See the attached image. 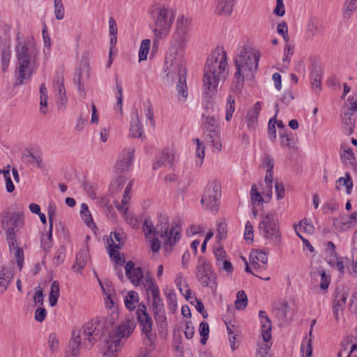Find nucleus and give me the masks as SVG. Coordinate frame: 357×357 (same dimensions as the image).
Instances as JSON below:
<instances>
[{
	"mask_svg": "<svg viewBox=\"0 0 357 357\" xmlns=\"http://www.w3.org/2000/svg\"><path fill=\"white\" fill-rule=\"evenodd\" d=\"M89 76V65L88 63H84L83 65L76 70L74 76V82L77 84L78 90L82 97H85L86 93L84 91V82Z\"/></svg>",
	"mask_w": 357,
	"mask_h": 357,
	"instance_id": "17",
	"label": "nucleus"
},
{
	"mask_svg": "<svg viewBox=\"0 0 357 357\" xmlns=\"http://www.w3.org/2000/svg\"><path fill=\"white\" fill-rule=\"evenodd\" d=\"M259 316L261 324V335L264 341L267 343L271 339V329L272 324L270 319L268 318L266 312L264 310H260Z\"/></svg>",
	"mask_w": 357,
	"mask_h": 357,
	"instance_id": "22",
	"label": "nucleus"
},
{
	"mask_svg": "<svg viewBox=\"0 0 357 357\" xmlns=\"http://www.w3.org/2000/svg\"><path fill=\"white\" fill-rule=\"evenodd\" d=\"M109 330L105 317H98L84 324L79 329L73 331L69 342V354L66 357H78L80 347L90 349Z\"/></svg>",
	"mask_w": 357,
	"mask_h": 357,
	"instance_id": "2",
	"label": "nucleus"
},
{
	"mask_svg": "<svg viewBox=\"0 0 357 357\" xmlns=\"http://www.w3.org/2000/svg\"><path fill=\"white\" fill-rule=\"evenodd\" d=\"M176 98L181 102H185L188 96L185 76L179 77L176 86Z\"/></svg>",
	"mask_w": 357,
	"mask_h": 357,
	"instance_id": "27",
	"label": "nucleus"
},
{
	"mask_svg": "<svg viewBox=\"0 0 357 357\" xmlns=\"http://www.w3.org/2000/svg\"><path fill=\"white\" fill-rule=\"evenodd\" d=\"M209 333L208 324L206 321H202L199 324V333L202 336L200 342L202 344H205L206 340L208 339Z\"/></svg>",
	"mask_w": 357,
	"mask_h": 357,
	"instance_id": "61",
	"label": "nucleus"
},
{
	"mask_svg": "<svg viewBox=\"0 0 357 357\" xmlns=\"http://www.w3.org/2000/svg\"><path fill=\"white\" fill-rule=\"evenodd\" d=\"M203 128L204 130H208L210 129H219L218 122L214 115H211L209 112L203 114Z\"/></svg>",
	"mask_w": 357,
	"mask_h": 357,
	"instance_id": "38",
	"label": "nucleus"
},
{
	"mask_svg": "<svg viewBox=\"0 0 357 357\" xmlns=\"http://www.w3.org/2000/svg\"><path fill=\"white\" fill-rule=\"evenodd\" d=\"M250 258L251 264L255 270H265L266 268L268 252L261 250H256L251 252Z\"/></svg>",
	"mask_w": 357,
	"mask_h": 357,
	"instance_id": "19",
	"label": "nucleus"
},
{
	"mask_svg": "<svg viewBox=\"0 0 357 357\" xmlns=\"http://www.w3.org/2000/svg\"><path fill=\"white\" fill-rule=\"evenodd\" d=\"M126 275L134 286H139L144 277L141 267L136 266L132 261H128L125 266Z\"/></svg>",
	"mask_w": 357,
	"mask_h": 357,
	"instance_id": "15",
	"label": "nucleus"
},
{
	"mask_svg": "<svg viewBox=\"0 0 357 357\" xmlns=\"http://www.w3.org/2000/svg\"><path fill=\"white\" fill-rule=\"evenodd\" d=\"M166 76L170 79L185 76L184 52L169 50L165 63Z\"/></svg>",
	"mask_w": 357,
	"mask_h": 357,
	"instance_id": "11",
	"label": "nucleus"
},
{
	"mask_svg": "<svg viewBox=\"0 0 357 357\" xmlns=\"http://www.w3.org/2000/svg\"><path fill=\"white\" fill-rule=\"evenodd\" d=\"M135 119L131 122L130 135L132 137L142 138L143 137V127L139 120L138 112L135 113Z\"/></svg>",
	"mask_w": 357,
	"mask_h": 357,
	"instance_id": "30",
	"label": "nucleus"
},
{
	"mask_svg": "<svg viewBox=\"0 0 357 357\" xmlns=\"http://www.w3.org/2000/svg\"><path fill=\"white\" fill-rule=\"evenodd\" d=\"M135 153V149L134 148H126L124 149L116 163V167L117 169L125 172L129 170L133 160Z\"/></svg>",
	"mask_w": 357,
	"mask_h": 357,
	"instance_id": "18",
	"label": "nucleus"
},
{
	"mask_svg": "<svg viewBox=\"0 0 357 357\" xmlns=\"http://www.w3.org/2000/svg\"><path fill=\"white\" fill-rule=\"evenodd\" d=\"M136 315L142 332L146 335V337L151 340L153 337L151 334L153 320L147 312L146 307L144 303L138 305Z\"/></svg>",
	"mask_w": 357,
	"mask_h": 357,
	"instance_id": "14",
	"label": "nucleus"
},
{
	"mask_svg": "<svg viewBox=\"0 0 357 357\" xmlns=\"http://www.w3.org/2000/svg\"><path fill=\"white\" fill-rule=\"evenodd\" d=\"M342 121L346 126L344 128L345 134L347 135H351L353 133V128L354 127L355 122L353 112H349V109H344L343 108L342 111Z\"/></svg>",
	"mask_w": 357,
	"mask_h": 357,
	"instance_id": "28",
	"label": "nucleus"
},
{
	"mask_svg": "<svg viewBox=\"0 0 357 357\" xmlns=\"http://www.w3.org/2000/svg\"><path fill=\"white\" fill-rule=\"evenodd\" d=\"M111 243L108 244H113L114 247L119 249L124 244L123 234L121 231H115L110 234Z\"/></svg>",
	"mask_w": 357,
	"mask_h": 357,
	"instance_id": "50",
	"label": "nucleus"
},
{
	"mask_svg": "<svg viewBox=\"0 0 357 357\" xmlns=\"http://www.w3.org/2000/svg\"><path fill=\"white\" fill-rule=\"evenodd\" d=\"M220 197V185L217 182H211L206 187L201 203L205 206L207 210L212 212H217Z\"/></svg>",
	"mask_w": 357,
	"mask_h": 357,
	"instance_id": "13",
	"label": "nucleus"
},
{
	"mask_svg": "<svg viewBox=\"0 0 357 357\" xmlns=\"http://www.w3.org/2000/svg\"><path fill=\"white\" fill-rule=\"evenodd\" d=\"M151 40L149 39L142 40L139 50V61H144L147 59V56L150 50Z\"/></svg>",
	"mask_w": 357,
	"mask_h": 357,
	"instance_id": "52",
	"label": "nucleus"
},
{
	"mask_svg": "<svg viewBox=\"0 0 357 357\" xmlns=\"http://www.w3.org/2000/svg\"><path fill=\"white\" fill-rule=\"evenodd\" d=\"M142 112L144 113L147 119H149L152 125L154 124V113L153 105L150 100H146L142 102Z\"/></svg>",
	"mask_w": 357,
	"mask_h": 357,
	"instance_id": "48",
	"label": "nucleus"
},
{
	"mask_svg": "<svg viewBox=\"0 0 357 357\" xmlns=\"http://www.w3.org/2000/svg\"><path fill=\"white\" fill-rule=\"evenodd\" d=\"M341 149L343 151V153H341V159L343 162L346 165L354 167L356 165V158L352 150L344 145H342Z\"/></svg>",
	"mask_w": 357,
	"mask_h": 357,
	"instance_id": "33",
	"label": "nucleus"
},
{
	"mask_svg": "<svg viewBox=\"0 0 357 357\" xmlns=\"http://www.w3.org/2000/svg\"><path fill=\"white\" fill-rule=\"evenodd\" d=\"M274 310L277 311L278 318L282 321L291 319L293 314L291 313V307L286 301H283L275 307Z\"/></svg>",
	"mask_w": 357,
	"mask_h": 357,
	"instance_id": "26",
	"label": "nucleus"
},
{
	"mask_svg": "<svg viewBox=\"0 0 357 357\" xmlns=\"http://www.w3.org/2000/svg\"><path fill=\"white\" fill-rule=\"evenodd\" d=\"M258 232L271 244L279 246L281 243V233L279 222L276 215L273 213H267L261 215L258 225Z\"/></svg>",
	"mask_w": 357,
	"mask_h": 357,
	"instance_id": "9",
	"label": "nucleus"
},
{
	"mask_svg": "<svg viewBox=\"0 0 357 357\" xmlns=\"http://www.w3.org/2000/svg\"><path fill=\"white\" fill-rule=\"evenodd\" d=\"M24 216L20 213H4L0 219V227L7 235L10 254L17 260V266L22 268L24 263V253L16 242L15 234L22 227Z\"/></svg>",
	"mask_w": 357,
	"mask_h": 357,
	"instance_id": "6",
	"label": "nucleus"
},
{
	"mask_svg": "<svg viewBox=\"0 0 357 357\" xmlns=\"http://www.w3.org/2000/svg\"><path fill=\"white\" fill-rule=\"evenodd\" d=\"M260 54L250 47H241L234 59V79L237 89L243 85L245 79H251L258 68Z\"/></svg>",
	"mask_w": 357,
	"mask_h": 357,
	"instance_id": "5",
	"label": "nucleus"
},
{
	"mask_svg": "<svg viewBox=\"0 0 357 357\" xmlns=\"http://www.w3.org/2000/svg\"><path fill=\"white\" fill-rule=\"evenodd\" d=\"M196 277L204 286L209 287L213 292L217 289V276L211 264L204 258H199L196 267Z\"/></svg>",
	"mask_w": 357,
	"mask_h": 357,
	"instance_id": "12",
	"label": "nucleus"
},
{
	"mask_svg": "<svg viewBox=\"0 0 357 357\" xmlns=\"http://www.w3.org/2000/svg\"><path fill=\"white\" fill-rule=\"evenodd\" d=\"M191 24L190 17H178L169 50L184 52L187 39L190 37Z\"/></svg>",
	"mask_w": 357,
	"mask_h": 357,
	"instance_id": "10",
	"label": "nucleus"
},
{
	"mask_svg": "<svg viewBox=\"0 0 357 357\" xmlns=\"http://www.w3.org/2000/svg\"><path fill=\"white\" fill-rule=\"evenodd\" d=\"M174 160V153L173 151L164 152L161 154L158 161L153 164V169H157L162 165H172Z\"/></svg>",
	"mask_w": 357,
	"mask_h": 357,
	"instance_id": "39",
	"label": "nucleus"
},
{
	"mask_svg": "<svg viewBox=\"0 0 357 357\" xmlns=\"http://www.w3.org/2000/svg\"><path fill=\"white\" fill-rule=\"evenodd\" d=\"M13 278V273L10 266H2L0 268V295L8 288Z\"/></svg>",
	"mask_w": 357,
	"mask_h": 357,
	"instance_id": "23",
	"label": "nucleus"
},
{
	"mask_svg": "<svg viewBox=\"0 0 357 357\" xmlns=\"http://www.w3.org/2000/svg\"><path fill=\"white\" fill-rule=\"evenodd\" d=\"M235 0H220L216 6V13L220 15L229 16L231 14Z\"/></svg>",
	"mask_w": 357,
	"mask_h": 357,
	"instance_id": "29",
	"label": "nucleus"
},
{
	"mask_svg": "<svg viewBox=\"0 0 357 357\" xmlns=\"http://www.w3.org/2000/svg\"><path fill=\"white\" fill-rule=\"evenodd\" d=\"M80 215L82 220L87 226L91 227V225H94L91 214L86 204H82Z\"/></svg>",
	"mask_w": 357,
	"mask_h": 357,
	"instance_id": "55",
	"label": "nucleus"
},
{
	"mask_svg": "<svg viewBox=\"0 0 357 357\" xmlns=\"http://www.w3.org/2000/svg\"><path fill=\"white\" fill-rule=\"evenodd\" d=\"M125 305L129 310H133L139 302V294L135 291H130L124 300Z\"/></svg>",
	"mask_w": 357,
	"mask_h": 357,
	"instance_id": "44",
	"label": "nucleus"
},
{
	"mask_svg": "<svg viewBox=\"0 0 357 357\" xmlns=\"http://www.w3.org/2000/svg\"><path fill=\"white\" fill-rule=\"evenodd\" d=\"M59 294V283L58 281L55 280L52 283L49 294V302L50 306L54 307L56 305Z\"/></svg>",
	"mask_w": 357,
	"mask_h": 357,
	"instance_id": "43",
	"label": "nucleus"
},
{
	"mask_svg": "<svg viewBox=\"0 0 357 357\" xmlns=\"http://www.w3.org/2000/svg\"><path fill=\"white\" fill-rule=\"evenodd\" d=\"M149 13L153 22V32L155 41L165 38L171 29L174 19L172 10L165 4L157 3L150 7Z\"/></svg>",
	"mask_w": 357,
	"mask_h": 357,
	"instance_id": "7",
	"label": "nucleus"
},
{
	"mask_svg": "<svg viewBox=\"0 0 357 357\" xmlns=\"http://www.w3.org/2000/svg\"><path fill=\"white\" fill-rule=\"evenodd\" d=\"M15 54L18 62L15 84L21 85L26 83L33 74L38 55L36 43L32 38L19 42L15 47Z\"/></svg>",
	"mask_w": 357,
	"mask_h": 357,
	"instance_id": "4",
	"label": "nucleus"
},
{
	"mask_svg": "<svg viewBox=\"0 0 357 357\" xmlns=\"http://www.w3.org/2000/svg\"><path fill=\"white\" fill-rule=\"evenodd\" d=\"M88 259V251L86 249L81 250L76 257V265L77 266V272L82 270L86 264Z\"/></svg>",
	"mask_w": 357,
	"mask_h": 357,
	"instance_id": "53",
	"label": "nucleus"
},
{
	"mask_svg": "<svg viewBox=\"0 0 357 357\" xmlns=\"http://www.w3.org/2000/svg\"><path fill=\"white\" fill-rule=\"evenodd\" d=\"M11 59V50L9 46L4 47L1 53V70L3 73L7 72L10 61Z\"/></svg>",
	"mask_w": 357,
	"mask_h": 357,
	"instance_id": "42",
	"label": "nucleus"
},
{
	"mask_svg": "<svg viewBox=\"0 0 357 357\" xmlns=\"http://www.w3.org/2000/svg\"><path fill=\"white\" fill-rule=\"evenodd\" d=\"M126 183V178L123 176H119L115 178L111 183L109 190L112 193H116L120 192Z\"/></svg>",
	"mask_w": 357,
	"mask_h": 357,
	"instance_id": "46",
	"label": "nucleus"
},
{
	"mask_svg": "<svg viewBox=\"0 0 357 357\" xmlns=\"http://www.w3.org/2000/svg\"><path fill=\"white\" fill-rule=\"evenodd\" d=\"M42 248L45 252L50 250L52 246V227H49V229L45 235L41 237Z\"/></svg>",
	"mask_w": 357,
	"mask_h": 357,
	"instance_id": "51",
	"label": "nucleus"
},
{
	"mask_svg": "<svg viewBox=\"0 0 357 357\" xmlns=\"http://www.w3.org/2000/svg\"><path fill=\"white\" fill-rule=\"evenodd\" d=\"M227 52L222 47H217L206 60L203 82L205 95L211 98L218 91L219 82L228 74Z\"/></svg>",
	"mask_w": 357,
	"mask_h": 357,
	"instance_id": "1",
	"label": "nucleus"
},
{
	"mask_svg": "<svg viewBox=\"0 0 357 357\" xmlns=\"http://www.w3.org/2000/svg\"><path fill=\"white\" fill-rule=\"evenodd\" d=\"M227 330L229 335L230 347L232 351L236 349V336L239 333V328L234 324H227Z\"/></svg>",
	"mask_w": 357,
	"mask_h": 357,
	"instance_id": "47",
	"label": "nucleus"
},
{
	"mask_svg": "<svg viewBox=\"0 0 357 357\" xmlns=\"http://www.w3.org/2000/svg\"><path fill=\"white\" fill-rule=\"evenodd\" d=\"M357 10V0H347L344 4V17L350 18Z\"/></svg>",
	"mask_w": 357,
	"mask_h": 357,
	"instance_id": "57",
	"label": "nucleus"
},
{
	"mask_svg": "<svg viewBox=\"0 0 357 357\" xmlns=\"http://www.w3.org/2000/svg\"><path fill=\"white\" fill-rule=\"evenodd\" d=\"M327 261L330 265L335 266L340 273H343L344 262L340 260L336 252L327 254Z\"/></svg>",
	"mask_w": 357,
	"mask_h": 357,
	"instance_id": "45",
	"label": "nucleus"
},
{
	"mask_svg": "<svg viewBox=\"0 0 357 357\" xmlns=\"http://www.w3.org/2000/svg\"><path fill=\"white\" fill-rule=\"evenodd\" d=\"M321 68L319 66L313 64L311 70V85L312 91L316 93H319L321 89Z\"/></svg>",
	"mask_w": 357,
	"mask_h": 357,
	"instance_id": "24",
	"label": "nucleus"
},
{
	"mask_svg": "<svg viewBox=\"0 0 357 357\" xmlns=\"http://www.w3.org/2000/svg\"><path fill=\"white\" fill-rule=\"evenodd\" d=\"M234 98L232 96H229L227 98V105L226 107V120L229 121L231 119L233 113L235 110Z\"/></svg>",
	"mask_w": 357,
	"mask_h": 357,
	"instance_id": "60",
	"label": "nucleus"
},
{
	"mask_svg": "<svg viewBox=\"0 0 357 357\" xmlns=\"http://www.w3.org/2000/svg\"><path fill=\"white\" fill-rule=\"evenodd\" d=\"M321 32V26L318 22L311 21L309 24L308 29L307 31V37L308 38H312L316 35Z\"/></svg>",
	"mask_w": 357,
	"mask_h": 357,
	"instance_id": "58",
	"label": "nucleus"
},
{
	"mask_svg": "<svg viewBox=\"0 0 357 357\" xmlns=\"http://www.w3.org/2000/svg\"><path fill=\"white\" fill-rule=\"evenodd\" d=\"M135 326L134 319H126L113 333H109L108 337L104 341L102 357H116L119 348L124 343L123 340L131 335Z\"/></svg>",
	"mask_w": 357,
	"mask_h": 357,
	"instance_id": "8",
	"label": "nucleus"
},
{
	"mask_svg": "<svg viewBox=\"0 0 357 357\" xmlns=\"http://www.w3.org/2000/svg\"><path fill=\"white\" fill-rule=\"evenodd\" d=\"M152 310L154 313L156 322H164L166 320L162 299L160 294L152 297Z\"/></svg>",
	"mask_w": 357,
	"mask_h": 357,
	"instance_id": "21",
	"label": "nucleus"
},
{
	"mask_svg": "<svg viewBox=\"0 0 357 357\" xmlns=\"http://www.w3.org/2000/svg\"><path fill=\"white\" fill-rule=\"evenodd\" d=\"M266 199L261 194V192H259L256 184H252L250 190V201L254 206H259L266 202Z\"/></svg>",
	"mask_w": 357,
	"mask_h": 357,
	"instance_id": "32",
	"label": "nucleus"
},
{
	"mask_svg": "<svg viewBox=\"0 0 357 357\" xmlns=\"http://www.w3.org/2000/svg\"><path fill=\"white\" fill-rule=\"evenodd\" d=\"M40 110L43 114H45L47 112V90L44 84H41L40 87Z\"/></svg>",
	"mask_w": 357,
	"mask_h": 357,
	"instance_id": "54",
	"label": "nucleus"
},
{
	"mask_svg": "<svg viewBox=\"0 0 357 357\" xmlns=\"http://www.w3.org/2000/svg\"><path fill=\"white\" fill-rule=\"evenodd\" d=\"M349 296V290L347 288H337L335 291V299L333 305L344 308L346 301Z\"/></svg>",
	"mask_w": 357,
	"mask_h": 357,
	"instance_id": "31",
	"label": "nucleus"
},
{
	"mask_svg": "<svg viewBox=\"0 0 357 357\" xmlns=\"http://www.w3.org/2000/svg\"><path fill=\"white\" fill-rule=\"evenodd\" d=\"M132 185V181H130L126 186V189L124 191V196L121 201L122 204H118L116 205V207L117 208V209L121 213H122L123 214H126L128 211V207L126 205L129 203L130 199V197L129 196L128 194L130 193Z\"/></svg>",
	"mask_w": 357,
	"mask_h": 357,
	"instance_id": "37",
	"label": "nucleus"
},
{
	"mask_svg": "<svg viewBox=\"0 0 357 357\" xmlns=\"http://www.w3.org/2000/svg\"><path fill=\"white\" fill-rule=\"evenodd\" d=\"M341 185L346 188L347 194L350 195L351 193L353 181L349 173L346 174L345 177H340L338 178L336 181V190H340Z\"/></svg>",
	"mask_w": 357,
	"mask_h": 357,
	"instance_id": "40",
	"label": "nucleus"
},
{
	"mask_svg": "<svg viewBox=\"0 0 357 357\" xmlns=\"http://www.w3.org/2000/svg\"><path fill=\"white\" fill-rule=\"evenodd\" d=\"M192 141L196 144L195 155L197 158V160L196 161V166L200 167L203 164L205 157V147L199 139L194 138Z\"/></svg>",
	"mask_w": 357,
	"mask_h": 357,
	"instance_id": "36",
	"label": "nucleus"
},
{
	"mask_svg": "<svg viewBox=\"0 0 357 357\" xmlns=\"http://www.w3.org/2000/svg\"><path fill=\"white\" fill-rule=\"evenodd\" d=\"M354 224H357V212H354L347 222H341L337 219L333 220L334 227L342 231L347 230Z\"/></svg>",
	"mask_w": 357,
	"mask_h": 357,
	"instance_id": "41",
	"label": "nucleus"
},
{
	"mask_svg": "<svg viewBox=\"0 0 357 357\" xmlns=\"http://www.w3.org/2000/svg\"><path fill=\"white\" fill-rule=\"evenodd\" d=\"M261 106L259 102H257L247 114V122L249 127H254L257 122L258 116L259 114Z\"/></svg>",
	"mask_w": 357,
	"mask_h": 357,
	"instance_id": "34",
	"label": "nucleus"
},
{
	"mask_svg": "<svg viewBox=\"0 0 357 357\" xmlns=\"http://www.w3.org/2000/svg\"><path fill=\"white\" fill-rule=\"evenodd\" d=\"M54 93L59 107H64L67 103L63 77L57 75L53 82Z\"/></svg>",
	"mask_w": 357,
	"mask_h": 357,
	"instance_id": "16",
	"label": "nucleus"
},
{
	"mask_svg": "<svg viewBox=\"0 0 357 357\" xmlns=\"http://www.w3.org/2000/svg\"><path fill=\"white\" fill-rule=\"evenodd\" d=\"M108 249L109 256L114 259L116 264H121L125 261V260L121 258L120 252L116 250V248L114 247L113 244H108Z\"/></svg>",
	"mask_w": 357,
	"mask_h": 357,
	"instance_id": "62",
	"label": "nucleus"
},
{
	"mask_svg": "<svg viewBox=\"0 0 357 357\" xmlns=\"http://www.w3.org/2000/svg\"><path fill=\"white\" fill-rule=\"evenodd\" d=\"M54 14L57 20H62L64 17V8L62 0H54Z\"/></svg>",
	"mask_w": 357,
	"mask_h": 357,
	"instance_id": "63",
	"label": "nucleus"
},
{
	"mask_svg": "<svg viewBox=\"0 0 357 357\" xmlns=\"http://www.w3.org/2000/svg\"><path fill=\"white\" fill-rule=\"evenodd\" d=\"M216 266L219 269L225 271L227 273H231L234 270L231 263L227 258L218 262Z\"/></svg>",
	"mask_w": 357,
	"mask_h": 357,
	"instance_id": "64",
	"label": "nucleus"
},
{
	"mask_svg": "<svg viewBox=\"0 0 357 357\" xmlns=\"http://www.w3.org/2000/svg\"><path fill=\"white\" fill-rule=\"evenodd\" d=\"M143 230L148 238L150 239L151 249L152 252H157L161 247V241L164 246H172L181 237V227L177 223L173 222L171 227H169V220L165 215H160L158 223L153 227L152 223L146 220L143 225Z\"/></svg>",
	"mask_w": 357,
	"mask_h": 357,
	"instance_id": "3",
	"label": "nucleus"
},
{
	"mask_svg": "<svg viewBox=\"0 0 357 357\" xmlns=\"http://www.w3.org/2000/svg\"><path fill=\"white\" fill-rule=\"evenodd\" d=\"M175 282L181 294L183 295L187 300H189L191 298L190 295L192 292L186 284V282L181 273L176 275Z\"/></svg>",
	"mask_w": 357,
	"mask_h": 357,
	"instance_id": "35",
	"label": "nucleus"
},
{
	"mask_svg": "<svg viewBox=\"0 0 357 357\" xmlns=\"http://www.w3.org/2000/svg\"><path fill=\"white\" fill-rule=\"evenodd\" d=\"M248 305V297L244 291H238L236 300L235 301V307L236 310H243Z\"/></svg>",
	"mask_w": 357,
	"mask_h": 357,
	"instance_id": "56",
	"label": "nucleus"
},
{
	"mask_svg": "<svg viewBox=\"0 0 357 357\" xmlns=\"http://www.w3.org/2000/svg\"><path fill=\"white\" fill-rule=\"evenodd\" d=\"M165 295L169 310L172 312H174L177 305L176 296L174 291L169 290L167 292H165Z\"/></svg>",
	"mask_w": 357,
	"mask_h": 357,
	"instance_id": "59",
	"label": "nucleus"
},
{
	"mask_svg": "<svg viewBox=\"0 0 357 357\" xmlns=\"http://www.w3.org/2000/svg\"><path fill=\"white\" fill-rule=\"evenodd\" d=\"M204 132L206 143L211 144L215 150L220 151L222 149L220 129H210L208 130H204Z\"/></svg>",
	"mask_w": 357,
	"mask_h": 357,
	"instance_id": "20",
	"label": "nucleus"
},
{
	"mask_svg": "<svg viewBox=\"0 0 357 357\" xmlns=\"http://www.w3.org/2000/svg\"><path fill=\"white\" fill-rule=\"evenodd\" d=\"M24 159H29V162L32 164H36L38 168L44 167L43 162V155L40 151L34 150L33 149H26L22 154Z\"/></svg>",
	"mask_w": 357,
	"mask_h": 357,
	"instance_id": "25",
	"label": "nucleus"
},
{
	"mask_svg": "<svg viewBox=\"0 0 357 357\" xmlns=\"http://www.w3.org/2000/svg\"><path fill=\"white\" fill-rule=\"evenodd\" d=\"M297 226L298 230L300 233L301 231L307 233L308 234H313L314 233L315 228L310 219L305 218L299 222V225H297Z\"/></svg>",
	"mask_w": 357,
	"mask_h": 357,
	"instance_id": "49",
	"label": "nucleus"
}]
</instances>
